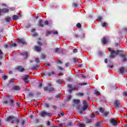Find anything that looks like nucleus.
<instances>
[{
	"mask_svg": "<svg viewBox=\"0 0 127 127\" xmlns=\"http://www.w3.org/2000/svg\"><path fill=\"white\" fill-rule=\"evenodd\" d=\"M2 104L3 106H10L12 108H20V103L15 102L14 98L11 95H9L2 101Z\"/></svg>",
	"mask_w": 127,
	"mask_h": 127,
	"instance_id": "1",
	"label": "nucleus"
},
{
	"mask_svg": "<svg viewBox=\"0 0 127 127\" xmlns=\"http://www.w3.org/2000/svg\"><path fill=\"white\" fill-rule=\"evenodd\" d=\"M19 116L17 117H14L13 116H10L6 118V122H10L11 124H18L19 123Z\"/></svg>",
	"mask_w": 127,
	"mask_h": 127,
	"instance_id": "2",
	"label": "nucleus"
},
{
	"mask_svg": "<svg viewBox=\"0 0 127 127\" xmlns=\"http://www.w3.org/2000/svg\"><path fill=\"white\" fill-rule=\"evenodd\" d=\"M108 51L110 52V58H115L117 55L119 54L120 52H122V51L119 50H115L112 49L111 48H108Z\"/></svg>",
	"mask_w": 127,
	"mask_h": 127,
	"instance_id": "3",
	"label": "nucleus"
},
{
	"mask_svg": "<svg viewBox=\"0 0 127 127\" xmlns=\"http://www.w3.org/2000/svg\"><path fill=\"white\" fill-rule=\"evenodd\" d=\"M52 117V114L51 113H48L45 111H42L40 113V117L42 118H45V117Z\"/></svg>",
	"mask_w": 127,
	"mask_h": 127,
	"instance_id": "4",
	"label": "nucleus"
},
{
	"mask_svg": "<svg viewBox=\"0 0 127 127\" xmlns=\"http://www.w3.org/2000/svg\"><path fill=\"white\" fill-rule=\"evenodd\" d=\"M109 123L114 126H116L118 125V124H119L118 121H116V120L114 118H111L109 120Z\"/></svg>",
	"mask_w": 127,
	"mask_h": 127,
	"instance_id": "5",
	"label": "nucleus"
},
{
	"mask_svg": "<svg viewBox=\"0 0 127 127\" xmlns=\"http://www.w3.org/2000/svg\"><path fill=\"white\" fill-rule=\"evenodd\" d=\"M11 92H15V91H20V87L19 86H15L10 89Z\"/></svg>",
	"mask_w": 127,
	"mask_h": 127,
	"instance_id": "6",
	"label": "nucleus"
},
{
	"mask_svg": "<svg viewBox=\"0 0 127 127\" xmlns=\"http://www.w3.org/2000/svg\"><path fill=\"white\" fill-rule=\"evenodd\" d=\"M114 106L115 108H121V103L120 101L116 100L114 101Z\"/></svg>",
	"mask_w": 127,
	"mask_h": 127,
	"instance_id": "7",
	"label": "nucleus"
},
{
	"mask_svg": "<svg viewBox=\"0 0 127 127\" xmlns=\"http://www.w3.org/2000/svg\"><path fill=\"white\" fill-rule=\"evenodd\" d=\"M28 79H29V75H27L24 77L22 78V80L23 81H24L26 84H28V83H29V81H28Z\"/></svg>",
	"mask_w": 127,
	"mask_h": 127,
	"instance_id": "8",
	"label": "nucleus"
},
{
	"mask_svg": "<svg viewBox=\"0 0 127 127\" xmlns=\"http://www.w3.org/2000/svg\"><path fill=\"white\" fill-rule=\"evenodd\" d=\"M17 42V43H19V44H22L23 45H24V44H26V42H25V40H24V39L22 38L18 39Z\"/></svg>",
	"mask_w": 127,
	"mask_h": 127,
	"instance_id": "9",
	"label": "nucleus"
},
{
	"mask_svg": "<svg viewBox=\"0 0 127 127\" xmlns=\"http://www.w3.org/2000/svg\"><path fill=\"white\" fill-rule=\"evenodd\" d=\"M103 125H104V124L103 123V121L98 122L96 123H95V127H103Z\"/></svg>",
	"mask_w": 127,
	"mask_h": 127,
	"instance_id": "10",
	"label": "nucleus"
},
{
	"mask_svg": "<svg viewBox=\"0 0 127 127\" xmlns=\"http://www.w3.org/2000/svg\"><path fill=\"white\" fill-rule=\"evenodd\" d=\"M34 48L35 51H37V52H40V51H41V50H42L41 47H39V46H34Z\"/></svg>",
	"mask_w": 127,
	"mask_h": 127,
	"instance_id": "11",
	"label": "nucleus"
},
{
	"mask_svg": "<svg viewBox=\"0 0 127 127\" xmlns=\"http://www.w3.org/2000/svg\"><path fill=\"white\" fill-rule=\"evenodd\" d=\"M119 56L120 57H122V58H123V62H125V61H127V57H126V55L125 54H120Z\"/></svg>",
	"mask_w": 127,
	"mask_h": 127,
	"instance_id": "12",
	"label": "nucleus"
},
{
	"mask_svg": "<svg viewBox=\"0 0 127 127\" xmlns=\"http://www.w3.org/2000/svg\"><path fill=\"white\" fill-rule=\"evenodd\" d=\"M55 74V72L52 71L51 72H48L46 73H44V76H46V75H48L49 77H51V75H54Z\"/></svg>",
	"mask_w": 127,
	"mask_h": 127,
	"instance_id": "13",
	"label": "nucleus"
},
{
	"mask_svg": "<svg viewBox=\"0 0 127 127\" xmlns=\"http://www.w3.org/2000/svg\"><path fill=\"white\" fill-rule=\"evenodd\" d=\"M101 43L105 45V44H107L108 43V40H107V38L106 37H103L102 38V40L101 41Z\"/></svg>",
	"mask_w": 127,
	"mask_h": 127,
	"instance_id": "14",
	"label": "nucleus"
},
{
	"mask_svg": "<svg viewBox=\"0 0 127 127\" xmlns=\"http://www.w3.org/2000/svg\"><path fill=\"white\" fill-rule=\"evenodd\" d=\"M80 2L81 1H79L78 3H72V6L73 7H76V8H78L80 6Z\"/></svg>",
	"mask_w": 127,
	"mask_h": 127,
	"instance_id": "15",
	"label": "nucleus"
},
{
	"mask_svg": "<svg viewBox=\"0 0 127 127\" xmlns=\"http://www.w3.org/2000/svg\"><path fill=\"white\" fill-rule=\"evenodd\" d=\"M19 17H20V16H19V15H13L12 16V19L13 20H18V19H19Z\"/></svg>",
	"mask_w": 127,
	"mask_h": 127,
	"instance_id": "16",
	"label": "nucleus"
},
{
	"mask_svg": "<svg viewBox=\"0 0 127 127\" xmlns=\"http://www.w3.org/2000/svg\"><path fill=\"white\" fill-rule=\"evenodd\" d=\"M43 23H44V22L42 20H39V26H40V27H44V25L43 24Z\"/></svg>",
	"mask_w": 127,
	"mask_h": 127,
	"instance_id": "17",
	"label": "nucleus"
},
{
	"mask_svg": "<svg viewBox=\"0 0 127 127\" xmlns=\"http://www.w3.org/2000/svg\"><path fill=\"white\" fill-rule=\"evenodd\" d=\"M16 69L18 70V71H20V72H23V71L25 70L24 68H23L21 66H17L16 67Z\"/></svg>",
	"mask_w": 127,
	"mask_h": 127,
	"instance_id": "18",
	"label": "nucleus"
},
{
	"mask_svg": "<svg viewBox=\"0 0 127 127\" xmlns=\"http://www.w3.org/2000/svg\"><path fill=\"white\" fill-rule=\"evenodd\" d=\"M19 122H20V125H21V126H24V124H25V121H24V120H23V119H22L20 117L19 118Z\"/></svg>",
	"mask_w": 127,
	"mask_h": 127,
	"instance_id": "19",
	"label": "nucleus"
},
{
	"mask_svg": "<svg viewBox=\"0 0 127 127\" xmlns=\"http://www.w3.org/2000/svg\"><path fill=\"white\" fill-rule=\"evenodd\" d=\"M3 88L7 89L8 88H10V84L8 83H3Z\"/></svg>",
	"mask_w": 127,
	"mask_h": 127,
	"instance_id": "20",
	"label": "nucleus"
},
{
	"mask_svg": "<svg viewBox=\"0 0 127 127\" xmlns=\"http://www.w3.org/2000/svg\"><path fill=\"white\" fill-rule=\"evenodd\" d=\"M9 10L6 8H4L1 9V12H3V13H6V12H8Z\"/></svg>",
	"mask_w": 127,
	"mask_h": 127,
	"instance_id": "21",
	"label": "nucleus"
},
{
	"mask_svg": "<svg viewBox=\"0 0 127 127\" xmlns=\"http://www.w3.org/2000/svg\"><path fill=\"white\" fill-rule=\"evenodd\" d=\"M17 45L16 43H11L9 45V48H12V47H16Z\"/></svg>",
	"mask_w": 127,
	"mask_h": 127,
	"instance_id": "22",
	"label": "nucleus"
},
{
	"mask_svg": "<svg viewBox=\"0 0 127 127\" xmlns=\"http://www.w3.org/2000/svg\"><path fill=\"white\" fill-rule=\"evenodd\" d=\"M109 114H110V112H107V111H105L104 113L103 114V118H107V117H108V116H109Z\"/></svg>",
	"mask_w": 127,
	"mask_h": 127,
	"instance_id": "23",
	"label": "nucleus"
},
{
	"mask_svg": "<svg viewBox=\"0 0 127 127\" xmlns=\"http://www.w3.org/2000/svg\"><path fill=\"white\" fill-rule=\"evenodd\" d=\"M94 121V119H86V121H85V123L86 124H92V123H93Z\"/></svg>",
	"mask_w": 127,
	"mask_h": 127,
	"instance_id": "24",
	"label": "nucleus"
},
{
	"mask_svg": "<svg viewBox=\"0 0 127 127\" xmlns=\"http://www.w3.org/2000/svg\"><path fill=\"white\" fill-rule=\"evenodd\" d=\"M52 31H50L47 30L46 32V36H48V35H50V34H52Z\"/></svg>",
	"mask_w": 127,
	"mask_h": 127,
	"instance_id": "25",
	"label": "nucleus"
},
{
	"mask_svg": "<svg viewBox=\"0 0 127 127\" xmlns=\"http://www.w3.org/2000/svg\"><path fill=\"white\" fill-rule=\"evenodd\" d=\"M5 20L7 22H10V21H11V18L9 17H6L5 18Z\"/></svg>",
	"mask_w": 127,
	"mask_h": 127,
	"instance_id": "26",
	"label": "nucleus"
},
{
	"mask_svg": "<svg viewBox=\"0 0 127 127\" xmlns=\"http://www.w3.org/2000/svg\"><path fill=\"white\" fill-rule=\"evenodd\" d=\"M77 127H86V125L83 123H78Z\"/></svg>",
	"mask_w": 127,
	"mask_h": 127,
	"instance_id": "27",
	"label": "nucleus"
},
{
	"mask_svg": "<svg viewBox=\"0 0 127 127\" xmlns=\"http://www.w3.org/2000/svg\"><path fill=\"white\" fill-rule=\"evenodd\" d=\"M73 103H74V104H76V105H79V104H80V100L74 99L73 101Z\"/></svg>",
	"mask_w": 127,
	"mask_h": 127,
	"instance_id": "28",
	"label": "nucleus"
},
{
	"mask_svg": "<svg viewBox=\"0 0 127 127\" xmlns=\"http://www.w3.org/2000/svg\"><path fill=\"white\" fill-rule=\"evenodd\" d=\"M120 72L121 73V74H123V73H124V72H125V67H121L120 69Z\"/></svg>",
	"mask_w": 127,
	"mask_h": 127,
	"instance_id": "29",
	"label": "nucleus"
},
{
	"mask_svg": "<svg viewBox=\"0 0 127 127\" xmlns=\"http://www.w3.org/2000/svg\"><path fill=\"white\" fill-rule=\"evenodd\" d=\"M99 110V112H100V113H102V114H103L105 112V108H104L100 107Z\"/></svg>",
	"mask_w": 127,
	"mask_h": 127,
	"instance_id": "30",
	"label": "nucleus"
},
{
	"mask_svg": "<svg viewBox=\"0 0 127 127\" xmlns=\"http://www.w3.org/2000/svg\"><path fill=\"white\" fill-rule=\"evenodd\" d=\"M21 55L23 56L24 58H27V53H21Z\"/></svg>",
	"mask_w": 127,
	"mask_h": 127,
	"instance_id": "31",
	"label": "nucleus"
},
{
	"mask_svg": "<svg viewBox=\"0 0 127 127\" xmlns=\"http://www.w3.org/2000/svg\"><path fill=\"white\" fill-rule=\"evenodd\" d=\"M114 46L115 47H116V48H120V47H121V46H120V43H116L114 44Z\"/></svg>",
	"mask_w": 127,
	"mask_h": 127,
	"instance_id": "32",
	"label": "nucleus"
},
{
	"mask_svg": "<svg viewBox=\"0 0 127 127\" xmlns=\"http://www.w3.org/2000/svg\"><path fill=\"white\" fill-rule=\"evenodd\" d=\"M116 89H118V87H117V85H116V84H114V85L111 86V90L112 91L114 90H116Z\"/></svg>",
	"mask_w": 127,
	"mask_h": 127,
	"instance_id": "33",
	"label": "nucleus"
},
{
	"mask_svg": "<svg viewBox=\"0 0 127 127\" xmlns=\"http://www.w3.org/2000/svg\"><path fill=\"white\" fill-rule=\"evenodd\" d=\"M102 19H103V16H99L97 17V20H98V21H99V22H101V21H102Z\"/></svg>",
	"mask_w": 127,
	"mask_h": 127,
	"instance_id": "34",
	"label": "nucleus"
},
{
	"mask_svg": "<svg viewBox=\"0 0 127 127\" xmlns=\"http://www.w3.org/2000/svg\"><path fill=\"white\" fill-rule=\"evenodd\" d=\"M2 55H3V53L1 51V50H0V60H1L2 59Z\"/></svg>",
	"mask_w": 127,
	"mask_h": 127,
	"instance_id": "35",
	"label": "nucleus"
},
{
	"mask_svg": "<svg viewBox=\"0 0 127 127\" xmlns=\"http://www.w3.org/2000/svg\"><path fill=\"white\" fill-rule=\"evenodd\" d=\"M37 66H39V64H37L36 65H34V66L32 67V70H37Z\"/></svg>",
	"mask_w": 127,
	"mask_h": 127,
	"instance_id": "36",
	"label": "nucleus"
},
{
	"mask_svg": "<svg viewBox=\"0 0 127 127\" xmlns=\"http://www.w3.org/2000/svg\"><path fill=\"white\" fill-rule=\"evenodd\" d=\"M55 53H60V49L59 48H57L55 49Z\"/></svg>",
	"mask_w": 127,
	"mask_h": 127,
	"instance_id": "37",
	"label": "nucleus"
},
{
	"mask_svg": "<svg viewBox=\"0 0 127 127\" xmlns=\"http://www.w3.org/2000/svg\"><path fill=\"white\" fill-rule=\"evenodd\" d=\"M55 91V88H53V87H51V88H50L49 89V93H51V92H53Z\"/></svg>",
	"mask_w": 127,
	"mask_h": 127,
	"instance_id": "38",
	"label": "nucleus"
},
{
	"mask_svg": "<svg viewBox=\"0 0 127 127\" xmlns=\"http://www.w3.org/2000/svg\"><path fill=\"white\" fill-rule=\"evenodd\" d=\"M76 26H77L78 28H81V27H82V24H81L80 23H77L76 25Z\"/></svg>",
	"mask_w": 127,
	"mask_h": 127,
	"instance_id": "39",
	"label": "nucleus"
},
{
	"mask_svg": "<svg viewBox=\"0 0 127 127\" xmlns=\"http://www.w3.org/2000/svg\"><path fill=\"white\" fill-rule=\"evenodd\" d=\"M77 96H79V97H83V96H84V93H82V92H78L77 94Z\"/></svg>",
	"mask_w": 127,
	"mask_h": 127,
	"instance_id": "40",
	"label": "nucleus"
},
{
	"mask_svg": "<svg viewBox=\"0 0 127 127\" xmlns=\"http://www.w3.org/2000/svg\"><path fill=\"white\" fill-rule=\"evenodd\" d=\"M62 82H63V80L61 79H59L57 80V83H58V84H61Z\"/></svg>",
	"mask_w": 127,
	"mask_h": 127,
	"instance_id": "41",
	"label": "nucleus"
},
{
	"mask_svg": "<svg viewBox=\"0 0 127 127\" xmlns=\"http://www.w3.org/2000/svg\"><path fill=\"white\" fill-rule=\"evenodd\" d=\"M71 99H72V96H68L67 98L66 99V102H69L71 100Z\"/></svg>",
	"mask_w": 127,
	"mask_h": 127,
	"instance_id": "42",
	"label": "nucleus"
},
{
	"mask_svg": "<svg viewBox=\"0 0 127 127\" xmlns=\"http://www.w3.org/2000/svg\"><path fill=\"white\" fill-rule=\"evenodd\" d=\"M87 109H88V106H84V107H83L82 108V110L84 111H86V110H87Z\"/></svg>",
	"mask_w": 127,
	"mask_h": 127,
	"instance_id": "43",
	"label": "nucleus"
},
{
	"mask_svg": "<svg viewBox=\"0 0 127 127\" xmlns=\"http://www.w3.org/2000/svg\"><path fill=\"white\" fill-rule=\"evenodd\" d=\"M94 94L95 95H101V93L100 92L98 91V90H96L94 91Z\"/></svg>",
	"mask_w": 127,
	"mask_h": 127,
	"instance_id": "44",
	"label": "nucleus"
},
{
	"mask_svg": "<svg viewBox=\"0 0 127 127\" xmlns=\"http://www.w3.org/2000/svg\"><path fill=\"white\" fill-rule=\"evenodd\" d=\"M44 90L45 91L49 92V88L48 87V86H45L44 87Z\"/></svg>",
	"mask_w": 127,
	"mask_h": 127,
	"instance_id": "45",
	"label": "nucleus"
},
{
	"mask_svg": "<svg viewBox=\"0 0 127 127\" xmlns=\"http://www.w3.org/2000/svg\"><path fill=\"white\" fill-rule=\"evenodd\" d=\"M35 61L36 63H37L38 65V64H39V63H40V61L39 60V58H36Z\"/></svg>",
	"mask_w": 127,
	"mask_h": 127,
	"instance_id": "46",
	"label": "nucleus"
},
{
	"mask_svg": "<svg viewBox=\"0 0 127 127\" xmlns=\"http://www.w3.org/2000/svg\"><path fill=\"white\" fill-rule=\"evenodd\" d=\"M82 103H83L84 106H88V103H87V101L83 100Z\"/></svg>",
	"mask_w": 127,
	"mask_h": 127,
	"instance_id": "47",
	"label": "nucleus"
},
{
	"mask_svg": "<svg viewBox=\"0 0 127 127\" xmlns=\"http://www.w3.org/2000/svg\"><path fill=\"white\" fill-rule=\"evenodd\" d=\"M87 83L86 82H84V83H79L78 85H79L80 86H85L86 85H87Z\"/></svg>",
	"mask_w": 127,
	"mask_h": 127,
	"instance_id": "48",
	"label": "nucleus"
},
{
	"mask_svg": "<svg viewBox=\"0 0 127 127\" xmlns=\"http://www.w3.org/2000/svg\"><path fill=\"white\" fill-rule=\"evenodd\" d=\"M73 60L74 63H77V62H78V59H77V58H73Z\"/></svg>",
	"mask_w": 127,
	"mask_h": 127,
	"instance_id": "49",
	"label": "nucleus"
},
{
	"mask_svg": "<svg viewBox=\"0 0 127 127\" xmlns=\"http://www.w3.org/2000/svg\"><path fill=\"white\" fill-rule=\"evenodd\" d=\"M102 27H107V23L104 22L102 25Z\"/></svg>",
	"mask_w": 127,
	"mask_h": 127,
	"instance_id": "50",
	"label": "nucleus"
},
{
	"mask_svg": "<svg viewBox=\"0 0 127 127\" xmlns=\"http://www.w3.org/2000/svg\"><path fill=\"white\" fill-rule=\"evenodd\" d=\"M33 37H36L37 36H38V34H37V33H34L33 35H32Z\"/></svg>",
	"mask_w": 127,
	"mask_h": 127,
	"instance_id": "51",
	"label": "nucleus"
},
{
	"mask_svg": "<svg viewBox=\"0 0 127 127\" xmlns=\"http://www.w3.org/2000/svg\"><path fill=\"white\" fill-rule=\"evenodd\" d=\"M44 24L45 25H49V22L48 21V20H46L44 22Z\"/></svg>",
	"mask_w": 127,
	"mask_h": 127,
	"instance_id": "52",
	"label": "nucleus"
},
{
	"mask_svg": "<svg viewBox=\"0 0 127 127\" xmlns=\"http://www.w3.org/2000/svg\"><path fill=\"white\" fill-rule=\"evenodd\" d=\"M8 76L6 75H4L3 76H2V79L3 80H6V79H7Z\"/></svg>",
	"mask_w": 127,
	"mask_h": 127,
	"instance_id": "53",
	"label": "nucleus"
},
{
	"mask_svg": "<svg viewBox=\"0 0 127 127\" xmlns=\"http://www.w3.org/2000/svg\"><path fill=\"white\" fill-rule=\"evenodd\" d=\"M41 57H42V59H45V58H46V56L44 54H42L41 55Z\"/></svg>",
	"mask_w": 127,
	"mask_h": 127,
	"instance_id": "54",
	"label": "nucleus"
},
{
	"mask_svg": "<svg viewBox=\"0 0 127 127\" xmlns=\"http://www.w3.org/2000/svg\"><path fill=\"white\" fill-rule=\"evenodd\" d=\"M52 34H54L55 35H57V34H58V32L56 31V32H54L53 31H52Z\"/></svg>",
	"mask_w": 127,
	"mask_h": 127,
	"instance_id": "55",
	"label": "nucleus"
},
{
	"mask_svg": "<svg viewBox=\"0 0 127 127\" xmlns=\"http://www.w3.org/2000/svg\"><path fill=\"white\" fill-rule=\"evenodd\" d=\"M45 106L46 108H49L50 107V105L48 103H45Z\"/></svg>",
	"mask_w": 127,
	"mask_h": 127,
	"instance_id": "56",
	"label": "nucleus"
},
{
	"mask_svg": "<svg viewBox=\"0 0 127 127\" xmlns=\"http://www.w3.org/2000/svg\"><path fill=\"white\" fill-rule=\"evenodd\" d=\"M123 95L125 96V97H127V91H124L123 92Z\"/></svg>",
	"mask_w": 127,
	"mask_h": 127,
	"instance_id": "57",
	"label": "nucleus"
},
{
	"mask_svg": "<svg viewBox=\"0 0 127 127\" xmlns=\"http://www.w3.org/2000/svg\"><path fill=\"white\" fill-rule=\"evenodd\" d=\"M73 53H77L78 52V50L77 49H74L73 50Z\"/></svg>",
	"mask_w": 127,
	"mask_h": 127,
	"instance_id": "58",
	"label": "nucleus"
},
{
	"mask_svg": "<svg viewBox=\"0 0 127 127\" xmlns=\"http://www.w3.org/2000/svg\"><path fill=\"white\" fill-rule=\"evenodd\" d=\"M29 97H33V93L30 92L29 93Z\"/></svg>",
	"mask_w": 127,
	"mask_h": 127,
	"instance_id": "59",
	"label": "nucleus"
},
{
	"mask_svg": "<svg viewBox=\"0 0 127 127\" xmlns=\"http://www.w3.org/2000/svg\"><path fill=\"white\" fill-rule=\"evenodd\" d=\"M52 108L54 109V110H57V106L55 105H53Z\"/></svg>",
	"mask_w": 127,
	"mask_h": 127,
	"instance_id": "60",
	"label": "nucleus"
},
{
	"mask_svg": "<svg viewBox=\"0 0 127 127\" xmlns=\"http://www.w3.org/2000/svg\"><path fill=\"white\" fill-rule=\"evenodd\" d=\"M39 85H38V88H41L42 87V83L39 82Z\"/></svg>",
	"mask_w": 127,
	"mask_h": 127,
	"instance_id": "61",
	"label": "nucleus"
},
{
	"mask_svg": "<svg viewBox=\"0 0 127 127\" xmlns=\"http://www.w3.org/2000/svg\"><path fill=\"white\" fill-rule=\"evenodd\" d=\"M38 44L40 46H42V43H41V42H40V41H38Z\"/></svg>",
	"mask_w": 127,
	"mask_h": 127,
	"instance_id": "62",
	"label": "nucleus"
},
{
	"mask_svg": "<svg viewBox=\"0 0 127 127\" xmlns=\"http://www.w3.org/2000/svg\"><path fill=\"white\" fill-rule=\"evenodd\" d=\"M69 65H70V63H66L65 64V67H68V66H69Z\"/></svg>",
	"mask_w": 127,
	"mask_h": 127,
	"instance_id": "63",
	"label": "nucleus"
},
{
	"mask_svg": "<svg viewBox=\"0 0 127 127\" xmlns=\"http://www.w3.org/2000/svg\"><path fill=\"white\" fill-rule=\"evenodd\" d=\"M58 68H59V70H60L61 71L63 70V67L59 66Z\"/></svg>",
	"mask_w": 127,
	"mask_h": 127,
	"instance_id": "64",
	"label": "nucleus"
}]
</instances>
